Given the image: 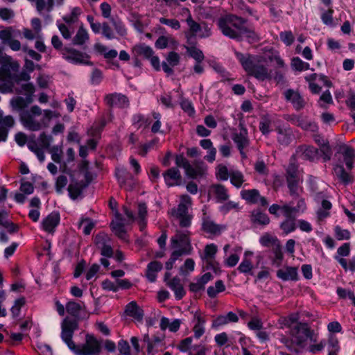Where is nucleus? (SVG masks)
<instances>
[{"instance_id":"69168bd1","label":"nucleus","mask_w":355,"mask_h":355,"mask_svg":"<svg viewBox=\"0 0 355 355\" xmlns=\"http://www.w3.org/2000/svg\"><path fill=\"white\" fill-rule=\"evenodd\" d=\"M68 180L65 175H60L55 182V191L58 193H62L63 189L67 184Z\"/></svg>"},{"instance_id":"cd10ccee","label":"nucleus","mask_w":355,"mask_h":355,"mask_svg":"<svg viewBox=\"0 0 355 355\" xmlns=\"http://www.w3.org/2000/svg\"><path fill=\"white\" fill-rule=\"evenodd\" d=\"M117 221H112L110 227L114 234L121 240H126V230L124 224L121 222L122 217L120 214H116Z\"/></svg>"},{"instance_id":"7ed1b4c3","label":"nucleus","mask_w":355,"mask_h":355,"mask_svg":"<svg viewBox=\"0 0 355 355\" xmlns=\"http://www.w3.org/2000/svg\"><path fill=\"white\" fill-rule=\"evenodd\" d=\"M19 64L17 61L8 59L0 67V81L3 85H11L12 93L15 84H19L21 81H28L31 78L28 73L23 69L19 71Z\"/></svg>"},{"instance_id":"4c0bfd02","label":"nucleus","mask_w":355,"mask_h":355,"mask_svg":"<svg viewBox=\"0 0 355 355\" xmlns=\"http://www.w3.org/2000/svg\"><path fill=\"white\" fill-rule=\"evenodd\" d=\"M241 198L250 204H257L260 197L259 191L257 189L242 190L241 191Z\"/></svg>"},{"instance_id":"0eeeda50","label":"nucleus","mask_w":355,"mask_h":355,"mask_svg":"<svg viewBox=\"0 0 355 355\" xmlns=\"http://www.w3.org/2000/svg\"><path fill=\"white\" fill-rule=\"evenodd\" d=\"M14 92L17 94H24L26 97H13L10 101V106L15 110H22L33 101L35 87L31 83L22 84L20 87L14 88Z\"/></svg>"},{"instance_id":"58836bf2","label":"nucleus","mask_w":355,"mask_h":355,"mask_svg":"<svg viewBox=\"0 0 355 355\" xmlns=\"http://www.w3.org/2000/svg\"><path fill=\"white\" fill-rule=\"evenodd\" d=\"M306 209V205L304 199H300L295 207H292L290 205H282V211H286L287 214L295 216L299 212L303 213Z\"/></svg>"},{"instance_id":"680f3d73","label":"nucleus","mask_w":355,"mask_h":355,"mask_svg":"<svg viewBox=\"0 0 355 355\" xmlns=\"http://www.w3.org/2000/svg\"><path fill=\"white\" fill-rule=\"evenodd\" d=\"M280 40L286 45L290 46L294 42V36L291 31H282L279 33Z\"/></svg>"},{"instance_id":"c756f323","label":"nucleus","mask_w":355,"mask_h":355,"mask_svg":"<svg viewBox=\"0 0 355 355\" xmlns=\"http://www.w3.org/2000/svg\"><path fill=\"white\" fill-rule=\"evenodd\" d=\"M277 276L283 281H297L298 279L297 270L295 267H286L284 269L278 270Z\"/></svg>"},{"instance_id":"f03ea898","label":"nucleus","mask_w":355,"mask_h":355,"mask_svg":"<svg viewBox=\"0 0 355 355\" xmlns=\"http://www.w3.org/2000/svg\"><path fill=\"white\" fill-rule=\"evenodd\" d=\"M234 54L248 76L261 81L271 79L268 68L257 57L239 51H235Z\"/></svg>"},{"instance_id":"4d7b16f0","label":"nucleus","mask_w":355,"mask_h":355,"mask_svg":"<svg viewBox=\"0 0 355 355\" xmlns=\"http://www.w3.org/2000/svg\"><path fill=\"white\" fill-rule=\"evenodd\" d=\"M187 51L189 53V55L198 62H202V60L205 59V56L202 51L200 49L196 48V46L187 47Z\"/></svg>"},{"instance_id":"aec40b11","label":"nucleus","mask_w":355,"mask_h":355,"mask_svg":"<svg viewBox=\"0 0 355 355\" xmlns=\"http://www.w3.org/2000/svg\"><path fill=\"white\" fill-rule=\"evenodd\" d=\"M284 94L285 99L291 102L296 110H300L304 107V101L298 92L288 89L284 92Z\"/></svg>"},{"instance_id":"c9c22d12","label":"nucleus","mask_w":355,"mask_h":355,"mask_svg":"<svg viewBox=\"0 0 355 355\" xmlns=\"http://www.w3.org/2000/svg\"><path fill=\"white\" fill-rule=\"evenodd\" d=\"M169 288L174 291L175 298L181 300L185 295V291L179 278L174 277L168 283Z\"/></svg>"},{"instance_id":"423d86ee","label":"nucleus","mask_w":355,"mask_h":355,"mask_svg":"<svg viewBox=\"0 0 355 355\" xmlns=\"http://www.w3.org/2000/svg\"><path fill=\"white\" fill-rule=\"evenodd\" d=\"M285 177L291 196L293 198L299 197L302 191L300 187L301 174L298 164L296 163L295 156H292L290 158L289 164L286 168Z\"/></svg>"},{"instance_id":"ea45409f","label":"nucleus","mask_w":355,"mask_h":355,"mask_svg":"<svg viewBox=\"0 0 355 355\" xmlns=\"http://www.w3.org/2000/svg\"><path fill=\"white\" fill-rule=\"evenodd\" d=\"M86 185L80 182H71L67 189L70 198L73 200L76 199L82 193Z\"/></svg>"},{"instance_id":"9b49d317","label":"nucleus","mask_w":355,"mask_h":355,"mask_svg":"<svg viewBox=\"0 0 355 355\" xmlns=\"http://www.w3.org/2000/svg\"><path fill=\"white\" fill-rule=\"evenodd\" d=\"M202 225L201 230L209 235L216 236L220 234L221 232L225 229V227L216 224L211 218L210 215L207 213V207L204 206L202 209Z\"/></svg>"},{"instance_id":"2f4dec72","label":"nucleus","mask_w":355,"mask_h":355,"mask_svg":"<svg viewBox=\"0 0 355 355\" xmlns=\"http://www.w3.org/2000/svg\"><path fill=\"white\" fill-rule=\"evenodd\" d=\"M162 263L157 261L150 262L146 268V276L150 282H154L157 278V273L162 269Z\"/></svg>"},{"instance_id":"603ef678","label":"nucleus","mask_w":355,"mask_h":355,"mask_svg":"<svg viewBox=\"0 0 355 355\" xmlns=\"http://www.w3.org/2000/svg\"><path fill=\"white\" fill-rule=\"evenodd\" d=\"M280 342L285 345V347L291 352L298 354L300 350L296 347L293 338H289L286 336L282 335L279 338Z\"/></svg>"},{"instance_id":"a19ab883","label":"nucleus","mask_w":355,"mask_h":355,"mask_svg":"<svg viewBox=\"0 0 355 355\" xmlns=\"http://www.w3.org/2000/svg\"><path fill=\"white\" fill-rule=\"evenodd\" d=\"M297 126L300 127L302 129L304 130H309L313 132H315L318 130V126L315 122L309 120L307 117L303 116H300Z\"/></svg>"},{"instance_id":"f704fd0d","label":"nucleus","mask_w":355,"mask_h":355,"mask_svg":"<svg viewBox=\"0 0 355 355\" xmlns=\"http://www.w3.org/2000/svg\"><path fill=\"white\" fill-rule=\"evenodd\" d=\"M89 40V35L87 29L81 25L78 29L76 34L72 39L73 45L82 46Z\"/></svg>"},{"instance_id":"f8f14e48","label":"nucleus","mask_w":355,"mask_h":355,"mask_svg":"<svg viewBox=\"0 0 355 355\" xmlns=\"http://www.w3.org/2000/svg\"><path fill=\"white\" fill-rule=\"evenodd\" d=\"M101 343L92 335L86 336L85 343L75 351L78 355H96L101 352Z\"/></svg>"},{"instance_id":"338daca9","label":"nucleus","mask_w":355,"mask_h":355,"mask_svg":"<svg viewBox=\"0 0 355 355\" xmlns=\"http://www.w3.org/2000/svg\"><path fill=\"white\" fill-rule=\"evenodd\" d=\"M334 232L338 240H347L350 238V232L347 230L342 229L340 226H336Z\"/></svg>"},{"instance_id":"72a5a7b5","label":"nucleus","mask_w":355,"mask_h":355,"mask_svg":"<svg viewBox=\"0 0 355 355\" xmlns=\"http://www.w3.org/2000/svg\"><path fill=\"white\" fill-rule=\"evenodd\" d=\"M250 220L252 223L261 225H266L270 221L268 215L259 209H254L251 212Z\"/></svg>"},{"instance_id":"39448f33","label":"nucleus","mask_w":355,"mask_h":355,"mask_svg":"<svg viewBox=\"0 0 355 355\" xmlns=\"http://www.w3.org/2000/svg\"><path fill=\"white\" fill-rule=\"evenodd\" d=\"M42 109L37 105H33L30 110H24L20 113V121L26 129L31 131H38L46 127L44 119H42Z\"/></svg>"},{"instance_id":"3c124183","label":"nucleus","mask_w":355,"mask_h":355,"mask_svg":"<svg viewBox=\"0 0 355 355\" xmlns=\"http://www.w3.org/2000/svg\"><path fill=\"white\" fill-rule=\"evenodd\" d=\"M272 121L268 116H263L259 122V130L263 135H267L271 132Z\"/></svg>"},{"instance_id":"a211bd4d","label":"nucleus","mask_w":355,"mask_h":355,"mask_svg":"<svg viewBox=\"0 0 355 355\" xmlns=\"http://www.w3.org/2000/svg\"><path fill=\"white\" fill-rule=\"evenodd\" d=\"M337 153L343 155L347 168L351 170L355 159L354 150L347 144H341L338 146Z\"/></svg>"},{"instance_id":"f257e3e1","label":"nucleus","mask_w":355,"mask_h":355,"mask_svg":"<svg viewBox=\"0 0 355 355\" xmlns=\"http://www.w3.org/2000/svg\"><path fill=\"white\" fill-rule=\"evenodd\" d=\"M246 24V19L232 13L224 14L217 20V26L225 36L238 41L245 37L249 42H257L259 40V35Z\"/></svg>"},{"instance_id":"09e8293b","label":"nucleus","mask_w":355,"mask_h":355,"mask_svg":"<svg viewBox=\"0 0 355 355\" xmlns=\"http://www.w3.org/2000/svg\"><path fill=\"white\" fill-rule=\"evenodd\" d=\"M225 290V286L222 280H218L215 282V286H209L207 288V295L209 297H215L218 293Z\"/></svg>"},{"instance_id":"e2e57ef3","label":"nucleus","mask_w":355,"mask_h":355,"mask_svg":"<svg viewBox=\"0 0 355 355\" xmlns=\"http://www.w3.org/2000/svg\"><path fill=\"white\" fill-rule=\"evenodd\" d=\"M159 21L160 24L167 25L175 30H179L180 28V24L175 19H166L164 17H161L159 19Z\"/></svg>"},{"instance_id":"6ab92c4d","label":"nucleus","mask_w":355,"mask_h":355,"mask_svg":"<svg viewBox=\"0 0 355 355\" xmlns=\"http://www.w3.org/2000/svg\"><path fill=\"white\" fill-rule=\"evenodd\" d=\"M108 237L105 234H98L95 237V243L101 250V254L105 257H112L114 254L111 245L107 243Z\"/></svg>"},{"instance_id":"bf43d9fd","label":"nucleus","mask_w":355,"mask_h":355,"mask_svg":"<svg viewBox=\"0 0 355 355\" xmlns=\"http://www.w3.org/2000/svg\"><path fill=\"white\" fill-rule=\"evenodd\" d=\"M15 124V120L10 115L3 116L2 112H0V125L1 128H5L9 129L12 128Z\"/></svg>"},{"instance_id":"8fccbe9b","label":"nucleus","mask_w":355,"mask_h":355,"mask_svg":"<svg viewBox=\"0 0 355 355\" xmlns=\"http://www.w3.org/2000/svg\"><path fill=\"white\" fill-rule=\"evenodd\" d=\"M94 226L95 223L88 218H83L78 223V228L82 229L85 235L90 234Z\"/></svg>"},{"instance_id":"13d9d810","label":"nucleus","mask_w":355,"mask_h":355,"mask_svg":"<svg viewBox=\"0 0 355 355\" xmlns=\"http://www.w3.org/2000/svg\"><path fill=\"white\" fill-rule=\"evenodd\" d=\"M110 22L114 26L117 34H119L120 36H125L127 34V31L125 27V25L123 24L121 19H114L112 17L110 19Z\"/></svg>"},{"instance_id":"79ce46f5","label":"nucleus","mask_w":355,"mask_h":355,"mask_svg":"<svg viewBox=\"0 0 355 355\" xmlns=\"http://www.w3.org/2000/svg\"><path fill=\"white\" fill-rule=\"evenodd\" d=\"M331 207L332 205L330 201L323 200L321 203V207L317 211L318 220L321 221L329 216V210Z\"/></svg>"},{"instance_id":"a18cd8bd","label":"nucleus","mask_w":355,"mask_h":355,"mask_svg":"<svg viewBox=\"0 0 355 355\" xmlns=\"http://www.w3.org/2000/svg\"><path fill=\"white\" fill-rule=\"evenodd\" d=\"M134 51L139 55H141L146 59H150L153 55H154V51L153 49L146 45L145 44H141L134 47Z\"/></svg>"},{"instance_id":"c03bdc74","label":"nucleus","mask_w":355,"mask_h":355,"mask_svg":"<svg viewBox=\"0 0 355 355\" xmlns=\"http://www.w3.org/2000/svg\"><path fill=\"white\" fill-rule=\"evenodd\" d=\"M183 11L186 12L187 14V18L186 19V21L189 28V31L191 33L192 35H196L201 30L200 25L192 19L191 15L188 8H183Z\"/></svg>"},{"instance_id":"4be33fe9","label":"nucleus","mask_w":355,"mask_h":355,"mask_svg":"<svg viewBox=\"0 0 355 355\" xmlns=\"http://www.w3.org/2000/svg\"><path fill=\"white\" fill-rule=\"evenodd\" d=\"M175 216L180 220V225L182 227H188L191 225L192 216L188 214V207L183 204H179L174 211Z\"/></svg>"},{"instance_id":"de8ad7c7","label":"nucleus","mask_w":355,"mask_h":355,"mask_svg":"<svg viewBox=\"0 0 355 355\" xmlns=\"http://www.w3.org/2000/svg\"><path fill=\"white\" fill-rule=\"evenodd\" d=\"M321 11V20L327 26H334L333 14L334 12L332 7L328 8L327 10L324 8L320 9Z\"/></svg>"},{"instance_id":"5fc2aeb1","label":"nucleus","mask_w":355,"mask_h":355,"mask_svg":"<svg viewBox=\"0 0 355 355\" xmlns=\"http://www.w3.org/2000/svg\"><path fill=\"white\" fill-rule=\"evenodd\" d=\"M271 251L274 255L272 262L277 266L280 265L283 259V253L282 251V246L279 242H277V244L273 245Z\"/></svg>"},{"instance_id":"393cba45","label":"nucleus","mask_w":355,"mask_h":355,"mask_svg":"<svg viewBox=\"0 0 355 355\" xmlns=\"http://www.w3.org/2000/svg\"><path fill=\"white\" fill-rule=\"evenodd\" d=\"M59 223V214L56 212H52L43 219L42 225L44 231L49 233H53Z\"/></svg>"},{"instance_id":"f3484780","label":"nucleus","mask_w":355,"mask_h":355,"mask_svg":"<svg viewBox=\"0 0 355 355\" xmlns=\"http://www.w3.org/2000/svg\"><path fill=\"white\" fill-rule=\"evenodd\" d=\"M318 154V150L311 146H299L295 152V154L292 156H295V160L297 159H301L303 160H313Z\"/></svg>"},{"instance_id":"e433bc0d","label":"nucleus","mask_w":355,"mask_h":355,"mask_svg":"<svg viewBox=\"0 0 355 355\" xmlns=\"http://www.w3.org/2000/svg\"><path fill=\"white\" fill-rule=\"evenodd\" d=\"M334 172L335 175L345 185H347L352 182V176L345 171L344 167L342 165H336L334 167Z\"/></svg>"},{"instance_id":"6e6d98bb","label":"nucleus","mask_w":355,"mask_h":355,"mask_svg":"<svg viewBox=\"0 0 355 355\" xmlns=\"http://www.w3.org/2000/svg\"><path fill=\"white\" fill-rule=\"evenodd\" d=\"M291 67L294 70L302 71L309 69V64L302 61L299 57H295L291 60Z\"/></svg>"},{"instance_id":"5701e85b","label":"nucleus","mask_w":355,"mask_h":355,"mask_svg":"<svg viewBox=\"0 0 355 355\" xmlns=\"http://www.w3.org/2000/svg\"><path fill=\"white\" fill-rule=\"evenodd\" d=\"M282 214L285 219L280 223L279 227L284 235H288L294 232L297 228L295 216L290 213L287 214L286 211H282Z\"/></svg>"},{"instance_id":"774afa93","label":"nucleus","mask_w":355,"mask_h":355,"mask_svg":"<svg viewBox=\"0 0 355 355\" xmlns=\"http://www.w3.org/2000/svg\"><path fill=\"white\" fill-rule=\"evenodd\" d=\"M102 35L107 40L115 38L113 30L107 22H103L102 24Z\"/></svg>"},{"instance_id":"9d476101","label":"nucleus","mask_w":355,"mask_h":355,"mask_svg":"<svg viewBox=\"0 0 355 355\" xmlns=\"http://www.w3.org/2000/svg\"><path fill=\"white\" fill-rule=\"evenodd\" d=\"M78 324L76 320L67 317L62 322L61 338L69 349L75 351L76 345L72 340L74 331L78 329Z\"/></svg>"},{"instance_id":"49530a36","label":"nucleus","mask_w":355,"mask_h":355,"mask_svg":"<svg viewBox=\"0 0 355 355\" xmlns=\"http://www.w3.org/2000/svg\"><path fill=\"white\" fill-rule=\"evenodd\" d=\"M231 183L236 188H240L245 182L243 174L237 170L230 171Z\"/></svg>"},{"instance_id":"b1692460","label":"nucleus","mask_w":355,"mask_h":355,"mask_svg":"<svg viewBox=\"0 0 355 355\" xmlns=\"http://www.w3.org/2000/svg\"><path fill=\"white\" fill-rule=\"evenodd\" d=\"M180 57L179 54L175 51H171L166 56V62L162 64L163 71L168 75H172L174 73L173 67L178 65Z\"/></svg>"},{"instance_id":"864d4df0","label":"nucleus","mask_w":355,"mask_h":355,"mask_svg":"<svg viewBox=\"0 0 355 355\" xmlns=\"http://www.w3.org/2000/svg\"><path fill=\"white\" fill-rule=\"evenodd\" d=\"M197 322L193 327V331L194 333V336L196 338H200L205 333V327L204 324L205 322V320L200 315L196 317Z\"/></svg>"},{"instance_id":"1a4fd4ad","label":"nucleus","mask_w":355,"mask_h":355,"mask_svg":"<svg viewBox=\"0 0 355 355\" xmlns=\"http://www.w3.org/2000/svg\"><path fill=\"white\" fill-rule=\"evenodd\" d=\"M217 251V246L214 243L208 244L205 246L204 253L201 256L204 270H211L216 274L220 272V265L215 259Z\"/></svg>"},{"instance_id":"20e7f679","label":"nucleus","mask_w":355,"mask_h":355,"mask_svg":"<svg viewBox=\"0 0 355 355\" xmlns=\"http://www.w3.org/2000/svg\"><path fill=\"white\" fill-rule=\"evenodd\" d=\"M290 335L293 338L296 347L301 351L304 349L308 342L315 343L317 336L310 325L306 322H298L291 327Z\"/></svg>"},{"instance_id":"bb28decb","label":"nucleus","mask_w":355,"mask_h":355,"mask_svg":"<svg viewBox=\"0 0 355 355\" xmlns=\"http://www.w3.org/2000/svg\"><path fill=\"white\" fill-rule=\"evenodd\" d=\"M125 313L137 321H141L144 317V311L136 302L132 301L125 306Z\"/></svg>"},{"instance_id":"0e129e2a","label":"nucleus","mask_w":355,"mask_h":355,"mask_svg":"<svg viewBox=\"0 0 355 355\" xmlns=\"http://www.w3.org/2000/svg\"><path fill=\"white\" fill-rule=\"evenodd\" d=\"M259 242L263 246L269 247L270 245L273 246L274 244H277L278 241L270 234H266L260 238Z\"/></svg>"},{"instance_id":"dca6fc26","label":"nucleus","mask_w":355,"mask_h":355,"mask_svg":"<svg viewBox=\"0 0 355 355\" xmlns=\"http://www.w3.org/2000/svg\"><path fill=\"white\" fill-rule=\"evenodd\" d=\"M62 55L63 58L73 64L85 63L84 57H87L86 53L70 47L63 48L62 49ZM86 64H88V62H86Z\"/></svg>"},{"instance_id":"a878e982","label":"nucleus","mask_w":355,"mask_h":355,"mask_svg":"<svg viewBox=\"0 0 355 355\" xmlns=\"http://www.w3.org/2000/svg\"><path fill=\"white\" fill-rule=\"evenodd\" d=\"M277 133V141L280 145L288 146L292 141V130L290 128L277 127L276 128Z\"/></svg>"},{"instance_id":"c85d7f7f","label":"nucleus","mask_w":355,"mask_h":355,"mask_svg":"<svg viewBox=\"0 0 355 355\" xmlns=\"http://www.w3.org/2000/svg\"><path fill=\"white\" fill-rule=\"evenodd\" d=\"M211 191L218 202H223L227 200L230 197L227 189L220 184L212 185Z\"/></svg>"},{"instance_id":"473e14b6","label":"nucleus","mask_w":355,"mask_h":355,"mask_svg":"<svg viewBox=\"0 0 355 355\" xmlns=\"http://www.w3.org/2000/svg\"><path fill=\"white\" fill-rule=\"evenodd\" d=\"M252 255L253 252L251 251H245L244 252L243 259L237 268L241 273L252 275V270L253 268V265L249 258Z\"/></svg>"},{"instance_id":"ddd939ff","label":"nucleus","mask_w":355,"mask_h":355,"mask_svg":"<svg viewBox=\"0 0 355 355\" xmlns=\"http://www.w3.org/2000/svg\"><path fill=\"white\" fill-rule=\"evenodd\" d=\"M190 232L188 230H178L171 239L172 248H179L191 253L192 248L189 239Z\"/></svg>"},{"instance_id":"2eb2a0df","label":"nucleus","mask_w":355,"mask_h":355,"mask_svg":"<svg viewBox=\"0 0 355 355\" xmlns=\"http://www.w3.org/2000/svg\"><path fill=\"white\" fill-rule=\"evenodd\" d=\"M104 101L107 105L110 107L125 108L129 106V100L128 97L121 93H112L107 94Z\"/></svg>"},{"instance_id":"37998d69","label":"nucleus","mask_w":355,"mask_h":355,"mask_svg":"<svg viewBox=\"0 0 355 355\" xmlns=\"http://www.w3.org/2000/svg\"><path fill=\"white\" fill-rule=\"evenodd\" d=\"M81 13L82 10L80 8L74 7L72 8L70 14L64 15L62 19L67 25H71L78 21Z\"/></svg>"},{"instance_id":"4468645a","label":"nucleus","mask_w":355,"mask_h":355,"mask_svg":"<svg viewBox=\"0 0 355 355\" xmlns=\"http://www.w3.org/2000/svg\"><path fill=\"white\" fill-rule=\"evenodd\" d=\"M239 127V132L235 130L232 133V139L238 149L245 148L250 145L248 132L243 123L240 122Z\"/></svg>"},{"instance_id":"412c9836","label":"nucleus","mask_w":355,"mask_h":355,"mask_svg":"<svg viewBox=\"0 0 355 355\" xmlns=\"http://www.w3.org/2000/svg\"><path fill=\"white\" fill-rule=\"evenodd\" d=\"M163 177L168 187L179 185L182 180L180 171L176 167H172L166 170L163 173Z\"/></svg>"},{"instance_id":"6e6552de","label":"nucleus","mask_w":355,"mask_h":355,"mask_svg":"<svg viewBox=\"0 0 355 355\" xmlns=\"http://www.w3.org/2000/svg\"><path fill=\"white\" fill-rule=\"evenodd\" d=\"M175 162L178 167L184 169L185 174L188 177L193 179L202 176L206 171V167L202 162L196 161L191 165L182 153L175 156Z\"/></svg>"},{"instance_id":"052dcab7","label":"nucleus","mask_w":355,"mask_h":355,"mask_svg":"<svg viewBox=\"0 0 355 355\" xmlns=\"http://www.w3.org/2000/svg\"><path fill=\"white\" fill-rule=\"evenodd\" d=\"M39 142L41 148L44 149H49L51 144L53 141V137L51 135H46L44 132H42L39 137Z\"/></svg>"},{"instance_id":"7c9ffc66","label":"nucleus","mask_w":355,"mask_h":355,"mask_svg":"<svg viewBox=\"0 0 355 355\" xmlns=\"http://www.w3.org/2000/svg\"><path fill=\"white\" fill-rule=\"evenodd\" d=\"M85 306L84 302H77L75 301H69L66 305V311L73 317L72 320H78L80 318V312Z\"/></svg>"}]
</instances>
